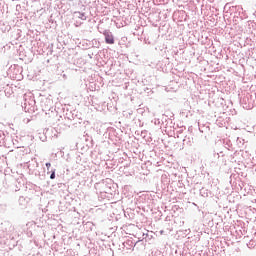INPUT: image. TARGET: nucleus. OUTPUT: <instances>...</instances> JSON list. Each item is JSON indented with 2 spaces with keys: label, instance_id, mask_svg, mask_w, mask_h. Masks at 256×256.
I'll return each mask as SVG.
<instances>
[{
  "label": "nucleus",
  "instance_id": "1",
  "mask_svg": "<svg viewBox=\"0 0 256 256\" xmlns=\"http://www.w3.org/2000/svg\"><path fill=\"white\" fill-rule=\"evenodd\" d=\"M103 35L105 37V43H107V45H114L115 44V36H113V33H111L108 30H105L103 32Z\"/></svg>",
  "mask_w": 256,
  "mask_h": 256
},
{
  "label": "nucleus",
  "instance_id": "2",
  "mask_svg": "<svg viewBox=\"0 0 256 256\" xmlns=\"http://www.w3.org/2000/svg\"><path fill=\"white\" fill-rule=\"evenodd\" d=\"M50 179H55V169L51 170Z\"/></svg>",
  "mask_w": 256,
  "mask_h": 256
},
{
  "label": "nucleus",
  "instance_id": "3",
  "mask_svg": "<svg viewBox=\"0 0 256 256\" xmlns=\"http://www.w3.org/2000/svg\"><path fill=\"white\" fill-rule=\"evenodd\" d=\"M46 167H47V169H48V171H49V169L51 168V163L47 162V163H46Z\"/></svg>",
  "mask_w": 256,
  "mask_h": 256
}]
</instances>
